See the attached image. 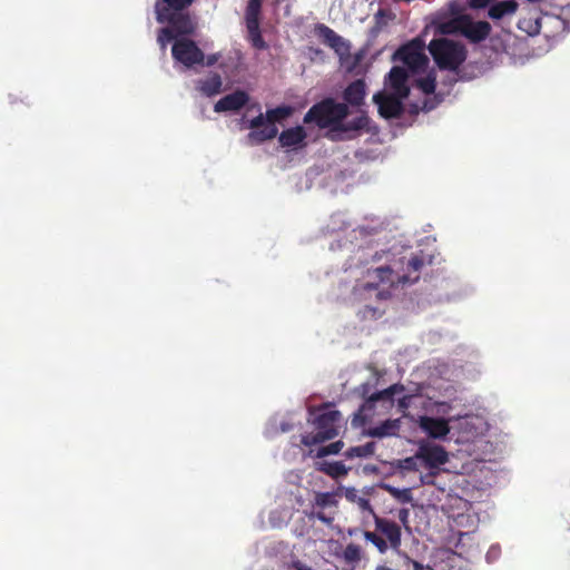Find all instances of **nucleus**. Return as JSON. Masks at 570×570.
Listing matches in <instances>:
<instances>
[{"instance_id":"nucleus-1","label":"nucleus","mask_w":570,"mask_h":570,"mask_svg":"<svg viewBox=\"0 0 570 570\" xmlns=\"http://www.w3.org/2000/svg\"><path fill=\"white\" fill-rule=\"evenodd\" d=\"M348 106L336 102L333 98H325L313 105L304 116L305 124H316L320 128H330L332 140H350L356 138L364 129H368L370 118L361 111L353 120L344 122L348 116Z\"/></svg>"},{"instance_id":"nucleus-2","label":"nucleus","mask_w":570,"mask_h":570,"mask_svg":"<svg viewBox=\"0 0 570 570\" xmlns=\"http://www.w3.org/2000/svg\"><path fill=\"white\" fill-rule=\"evenodd\" d=\"M195 0H156L155 14L158 23H168L179 35H194L197 29L195 17L187 9Z\"/></svg>"},{"instance_id":"nucleus-3","label":"nucleus","mask_w":570,"mask_h":570,"mask_svg":"<svg viewBox=\"0 0 570 570\" xmlns=\"http://www.w3.org/2000/svg\"><path fill=\"white\" fill-rule=\"evenodd\" d=\"M363 537L371 542L380 553L387 550L399 552L402 546V529L395 521L374 514V530L363 531Z\"/></svg>"},{"instance_id":"nucleus-4","label":"nucleus","mask_w":570,"mask_h":570,"mask_svg":"<svg viewBox=\"0 0 570 570\" xmlns=\"http://www.w3.org/2000/svg\"><path fill=\"white\" fill-rule=\"evenodd\" d=\"M428 49L439 69L448 71H458L468 55L464 45L448 38L431 40Z\"/></svg>"},{"instance_id":"nucleus-5","label":"nucleus","mask_w":570,"mask_h":570,"mask_svg":"<svg viewBox=\"0 0 570 570\" xmlns=\"http://www.w3.org/2000/svg\"><path fill=\"white\" fill-rule=\"evenodd\" d=\"M330 403L320 407L322 411L314 417L313 424L316 433L302 435L301 442L306 446L321 444L336 438L340 434L342 414L337 410H330Z\"/></svg>"},{"instance_id":"nucleus-6","label":"nucleus","mask_w":570,"mask_h":570,"mask_svg":"<svg viewBox=\"0 0 570 570\" xmlns=\"http://www.w3.org/2000/svg\"><path fill=\"white\" fill-rule=\"evenodd\" d=\"M393 60L403 62L412 72L424 70L429 63L424 42L420 38L412 39L394 52Z\"/></svg>"},{"instance_id":"nucleus-7","label":"nucleus","mask_w":570,"mask_h":570,"mask_svg":"<svg viewBox=\"0 0 570 570\" xmlns=\"http://www.w3.org/2000/svg\"><path fill=\"white\" fill-rule=\"evenodd\" d=\"M292 114L293 108L285 105L268 109L266 111L267 126L261 130H252L247 135L248 142L250 145H259L264 141L274 139L278 134V129L275 124L288 118Z\"/></svg>"},{"instance_id":"nucleus-8","label":"nucleus","mask_w":570,"mask_h":570,"mask_svg":"<svg viewBox=\"0 0 570 570\" xmlns=\"http://www.w3.org/2000/svg\"><path fill=\"white\" fill-rule=\"evenodd\" d=\"M405 387L401 383H395L382 391L372 393L360 406L358 411L354 414L353 423L365 424L374 413L375 404L377 402H387L393 404L395 394L404 392Z\"/></svg>"},{"instance_id":"nucleus-9","label":"nucleus","mask_w":570,"mask_h":570,"mask_svg":"<svg viewBox=\"0 0 570 570\" xmlns=\"http://www.w3.org/2000/svg\"><path fill=\"white\" fill-rule=\"evenodd\" d=\"M338 494L335 492H316L312 502L311 519H317L324 524L331 525L337 513Z\"/></svg>"},{"instance_id":"nucleus-10","label":"nucleus","mask_w":570,"mask_h":570,"mask_svg":"<svg viewBox=\"0 0 570 570\" xmlns=\"http://www.w3.org/2000/svg\"><path fill=\"white\" fill-rule=\"evenodd\" d=\"M173 58L190 68L195 65H203L205 55L194 40L188 38L176 39L171 48Z\"/></svg>"},{"instance_id":"nucleus-11","label":"nucleus","mask_w":570,"mask_h":570,"mask_svg":"<svg viewBox=\"0 0 570 570\" xmlns=\"http://www.w3.org/2000/svg\"><path fill=\"white\" fill-rule=\"evenodd\" d=\"M432 263V258L422 250L401 261L396 281L401 284H414L420 279L422 268Z\"/></svg>"},{"instance_id":"nucleus-12","label":"nucleus","mask_w":570,"mask_h":570,"mask_svg":"<svg viewBox=\"0 0 570 570\" xmlns=\"http://www.w3.org/2000/svg\"><path fill=\"white\" fill-rule=\"evenodd\" d=\"M394 271L390 266H381L375 268L374 271H368V276L374 281L367 282L361 286V291L363 293H374L376 299L385 301L391 297V292L389 289H380L379 285L381 283H391L393 284L395 279L393 278Z\"/></svg>"},{"instance_id":"nucleus-13","label":"nucleus","mask_w":570,"mask_h":570,"mask_svg":"<svg viewBox=\"0 0 570 570\" xmlns=\"http://www.w3.org/2000/svg\"><path fill=\"white\" fill-rule=\"evenodd\" d=\"M314 32L323 41V43L333 49L341 59L350 56V42L337 35L328 26L324 23H317L314 28Z\"/></svg>"},{"instance_id":"nucleus-14","label":"nucleus","mask_w":570,"mask_h":570,"mask_svg":"<svg viewBox=\"0 0 570 570\" xmlns=\"http://www.w3.org/2000/svg\"><path fill=\"white\" fill-rule=\"evenodd\" d=\"M403 99L399 95L383 92H377L373 97V101L379 107V114L385 119L399 118L403 114Z\"/></svg>"},{"instance_id":"nucleus-15","label":"nucleus","mask_w":570,"mask_h":570,"mask_svg":"<svg viewBox=\"0 0 570 570\" xmlns=\"http://www.w3.org/2000/svg\"><path fill=\"white\" fill-rule=\"evenodd\" d=\"M492 30L488 21H473L471 16L464 14L461 35L472 43L485 40Z\"/></svg>"},{"instance_id":"nucleus-16","label":"nucleus","mask_w":570,"mask_h":570,"mask_svg":"<svg viewBox=\"0 0 570 570\" xmlns=\"http://www.w3.org/2000/svg\"><path fill=\"white\" fill-rule=\"evenodd\" d=\"M416 456L429 468H438L445 464L449 460L448 452L443 446L430 443H422L419 446Z\"/></svg>"},{"instance_id":"nucleus-17","label":"nucleus","mask_w":570,"mask_h":570,"mask_svg":"<svg viewBox=\"0 0 570 570\" xmlns=\"http://www.w3.org/2000/svg\"><path fill=\"white\" fill-rule=\"evenodd\" d=\"M464 22V14H459L456 17L445 19L444 14H439L434 17L431 21V27L434 28L435 35L440 36H449L456 35L462 32V26Z\"/></svg>"},{"instance_id":"nucleus-18","label":"nucleus","mask_w":570,"mask_h":570,"mask_svg":"<svg viewBox=\"0 0 570 570\" xmlns=\"http://www.w3.org/2000/svg\"><path fill=\"white\" fill-rule=\"evenodd\" d=\"M407 79L409 73L406 69L400 66H394L387 75V85L393 91L392 94L399 95L401 98H407L410 95Z\"/></svg>"},{"instance_id":"nucleus-19","label":"nucleus","mask_w":570,"mask_h":570,"mask_svg":"<svg viewBox=\"0 0 570 570\" xmlns=\"http://www.w3.org/2000/svg\"><path fill=\"white\" fill-rule=\"evenodd\" d=\"M420 428L432 439H443L450 433L448 420L443 417L421 416Z\"/></svg>"},{"instance_id":"nucleus-20","label":"nucleus","mask_w":570,"mask_h":570,"mask_svg":"<svg viewBox=\"0 0 570 570\" xmlns=\"http://www.w3.org/2000/svg\"><path fill=\"white\" fill-rule=\"evenodd\" d=\"M249 100V96L244 90H236L220 98L214 106L216 112L237 111L242 109Z\"/></svg>"},{"instance_id":"nucleus-21","label":"nucleus","mask_w":570,"mask_h":570,"mask_svg":"<svg viewBox=\"0 0 570 570\" xmlns=\"http://www.w3.org/2000/svg\"><path fill=\"white\" fill-rule=\"evenodd\" d=\"M366 96V85L363 79L352 81L343 92V99L346 105L360 107L364 104Z\"/></svg>"},{"instance_id":"nucleus-22","label":"nucleus","mask_w":570,"mask_h":570,"mask_svg":"<svg viewBox=\"0 0 570 570\" xmlns=\"http://www.w3.org/2000/svg\"><path fill=\"white\" fill-rule=\"evenodd\" d=\"M307 134L302 126L292 127L283 130L278 136L282 147L305 146Z\"/></svg>"},{"instance_id":"nucleus-23","label":"nucleus","mask_w":570,"mask_h":570,"mask_svg":"<svg viewBox=\"0 0 570 570\" xmlns=\"http://www.w3.org/2000/svg\"><path fill=\"white\" fill-rule=\"evenodd\" d=\"M518 8L519 4L515 0H504L491 6L488 14L493 20H500L505 16L514 14Z\"/></svg>"},{"instance_id":"nucleus-24","label":"nucleus","mask_w":570,"mask_h":570,"mask_svg":"<svg viewBox=\"0 0 570 570\" xmlns=\"http://www.w3.org/2000/svg\"><path fill=\"white\" fill-rule=\"evenodd\" d=\"M400 430V420H385L380 425L371 428L367 435L372 438H385L396 435Z\"/></svg>"},{"instance_id":"nucleus-25","label":"nucleus","mask_w":570,"mask_h":570,"mask_svg":"<svg viewBox=\"0 0 570 570\" xmlns=\"http://www.w3.org/2000/svg\"><path fill=\"white\" fill-rule=\"evenodd\" d=\"M316 470H318L334 479L345 476L348 473V469L342 462H338V461L318 462V463H316Z\"/></svg>"},{"instance_id":"nucleus-26","label":"nucleus","mask_w":570,"mask_h":570,"mask_svg":"<svg viewBox=\"0 0 570 570\" xmlns=\"http://www.w3.org/2000/svg\"><path fill=\"white\" fill-rule=\"evenodd\" d=\"M222 78L218 73H213L208 78L200 80L198 89L206 96L217 95L222 89Z\"/></svg>"},{"instance_id":"nucleus-27","label":"nucleus","mask_w":570,"mask_h":570,"mask_svg":"<svg viewBox=\"0 0 570 570\" xmlns=\"http://www.w3.org/2000/svg\"><path fill=\"white\" fill-rule=\"evenodd\" d=\"M263 0H249L245 10L246 26L259 24Z\"/></svg>"},{"instance_id":"nucleus-28","label":"nucleus","mask_w":570,"mask_h":570,"mask_svg":"<svg viewBox=\"0 0 570 570\" xmlns=\"http://www.w3.org/2000/svg\"><path fill=\"white\" fill-rule=\"evenodd\" d=\"M375 452V443L367 442L364 445L352 446L344 452L346 459L368 458Z\"/></svg>"},{"instance_id":"nucleus-29","label":"nucleus","mask_w":570,"mask_h":570,"mask_svg":"<svg viewBox=\"0 0 570 570\" xmlns=\"http://www.w3.org/2000/svg\"><path fill=\"white\" fill-rule=\"evenodd\" d=\"M363 549L355 543H348L343 550L342 558L347 564H357L363 559Z\"/></svg>"},{"instance_id":"nucleus-30","label":"nucleus","mask_w":570,"mask_h":570,"mask_svg":"<svg viewBox=\"0 0 570 570\" xmlns=\"http://www.w3.org/2000/svg\"><path fill=\"white\" fill-rule=\"evenodd\" d=\"M248 31V40L250 41L252 46L258 50H264L267 48L266 41L263 39L259 24L254 26H246Z\"/></svg>"},{"instance_id":"nucleus-31","label":"nucleus","mask_w":570,"mask_h":570,"mask_svg":"<svg viewBox=\"0 0 570 570\" xmlns=\"http://www.w3.org/2000/svg\"><path fill=\"white\" fill-rule=\"evenodd\" d=\"M178 36H180V35L177 33V31L174 29V27H171L169 24V27L159 29L158 35H157V42L161 49H166L167 43L169 41H171L174 39L175 40L179 39Z\"/></svg>"},{"instance_id":"nucleus-32","label":"nucleus","mask_w":570,"mask_h":570,"mask_svg":"<svg viewBox=\"0 0 570 570\" xmlns=\"http://www.w3.org/2000/svg\"><path fill=\"white\" fill-rule=\"evenodd\" d=\"M416 87L422 90L425 95H431L435 91L436 79L435 76L429 73L426 77L416 80Z\"/></svg>"},{"instance_id":"nucleus-33","label":"nucleus","mask_w":570,"mask_h":570,"mask_svg":"<svg viewBox=\"0 0 570 570\" xmlns=\"http://www.w3.org/2000/svg\"><path fill=\"white\" fill-rule=\"evenodd\" d=\"M344 446V442L338 440L336 442H333L328 445H324L317 449L315 456L321 459L327 455L337 454L342 451Z\"/></svg>"},{"instance_id":"nucleus-34","label":"nucleus","mask_w":570,"mask_h":570,"mask_svg":"<svg viewBox=\"0 0 570 570\" xmlns=\"http://www.w3.org/2000/svg\"><path fill=\"white\" fill-rule=\"evenodd\" d=\"M265 126H267L266 114H259L258 116L253 118L248 124V127L253 130H261L265 128Z\"/></svg>"},{"instance_id":"nucleus-35","label":"nucleus","mask_w":570,"mask_h":570,"mask_svg":"<svg viewBox=\"0 0 570 570\" xmlns=\"http://www.w3.org/2000/svg\"><path fill=\"white\" fill-rule=\"evenodd\" d=\"M371 384L370 383H363L357 387V392L364 399V401L371 395Z\"/></svg>"},{"instance_id":"nucleus-36","label":"nucleus","mask_w":570,"mask_h":570,"mask_svg":"<svg viewBox=\"0 0 570 570\" xmlns=\"http://www.w3.org/2000/svg\"><path fill=\"white\" fill-rule=\"evenodd\" d=\"M411 400H412L411 395H404L401 399H399V401H397L399 409L401 411H405L406 409H409Z\"/></svg>"},{"instance_id":"nucleus-37","label":"nucleus","mask_w":570,"mask_h":570,"mask_svg":"<svg viewBox=\"0 0 570 570\" xmlns=\"http://www.w3.org/2000/svg\"><path fill=\"white\" fill-rule=\"evenodd\" d=\"M410 511L406 508L400 509L397 512L399 520L406 525L409 522Z\"/></svg>"},{"instance_id":"nucleus-38","label":"nucleus","mask_w":570,"mask_h":570,"mask_svg":"<svg viewBox=\"0 0 570 570\" xmlns=\"http://www.w3.org/2000/svg\"><path fill=\"white\" fill-rule=\"evenodd\" d=\"M360 505H361V508H362L363 510H368L373 515H374V514H376V513L373 511L372 505H371V503H370V501H368V500H366V499H361V501H360Z\"/></svg>"},{"instance_id":"nucleus-39","label":"nucleus","mask_w":570,"mask_h":570,"mask_svg":"<svg viewBox=\"0 0 570 570\" xmlns=\"http://www.w3.org/2000/svg\"><path fill=\"white\" fill-rule=\"evenodd\" d=\"M366 314H371V316L375 318L380 316L382 313L377 308L366 306L364 309V315Z\"/></svg>"},{"instance_id":"nucleus-40","label":"nucleus","mask_w":570,"mask_h":570,"mask_svg":"<svg viewBox=\"0 0 570 570\" xmlns=\"http://www.w3.org/2000/svg\"><path fill=\"white\" fill-rule=\"evenodd\" d=\"M216 57L215 56H212V57H208L207 61H206V66H212L216 62Z\"/></svg>"}]
</instances>
